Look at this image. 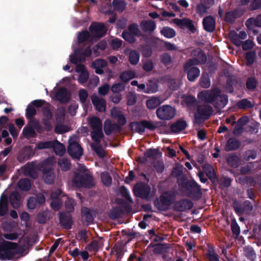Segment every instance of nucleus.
Wrapping results in <instances>:
<instances>
[{
    "label": "nucleus",
    "instance_id": "obj_1",
    "mask_svg": "<svg viewBox=\"0 0 261 261\" xmlns=\"http://www.w3.org/2000/svg\"><path fill=\"white\" fill-rule=\"evenodd\" d=\"M198 97L203 101L214 102L215 107L218 109L223 108L228 102L227 97L221 94L218 89H214L212 91H203L198 94Z\"/></svg>",
    "mask_w": 261,
    "mask_h": 261
},
{
    "label": "nucleus",
    "instance_id": "obj_2",
    "mask_svg": "<svg viewBox=\"0 0 261 261\" xmlns=\"http://www.w3.org/2000/svg\"><path fill=\"white\" fill-rule=\"evenodd\" d=\"M180 193L192 198H199L201 193L200 187L191 179L180 180Z\"/></svg>",
    "mask_w": 261,
    "mask_h": 261
},
{
    "label": "nucleus",
    "instance_id": "obj_3",
    "mask_svg": "<svg viewBox=\"0 0 261 261\" xmlns=\"http://www.w3.org/2000/svg\"><path fill=\"white\" fill-rule=\"evenodd\" d=\"M176 199V193L173 191H166L162 194L153 202L154 206L160 211H167Z\"/></svg>",
    "mask_w": 261,
    "mask_h": 261
},
{
    "label": "nucleus",
    "instance_id": "obj_4",
    "mask_svg": "<svg viewBox=\"0 0 261 261\" xmlns=\"http://www.w3.org/2000/svg\"><path fill=\"white\" fill-rule=\"evenodd\" d=\"M164 122H156L153 123L150 121L144 120L141 121L132 122L129 123V127L130 130H135L140 134H143L145 128L153 131L159 128L160 126H162Z\"/></svg>",
    "mask_w": 261,
    "mask_h": 261
},
{
    "label": "nucleus",
    "instance_id": "obj_5",
    "mask_svg": "<svg viewBox=\"0 0 261 261\" xmlns=\"http://www.w3.org/2000/svg\"><path fill=\"white\" fill-rule=\"evenodd\" d=\"M73 184L77 187L91 188L95 185L94 179L89 173H76L72 179Z\"/></svg>",
    "mask_w": 261,
    "mask_h": 261
},
{
    "label": "nucleus",
    "instance_id": "obj_6",
    "mask_svg": "<svg viewBox=\"0 0 261 261\" xmlns=\"http://www.w3.org/2000/svg\"><path fill=\"white\" fill-rule=\"evenodd\" d=\"M17 245V243L4 241L0 243V260H11L15 256L13 248Z\"/></svg>",
    "mask_w": 261,
    "mask_h": 261
},
{
    "label": "nucleus",
    "instance_id": "obj_7",
    "mask_svg": "<svg viewBox=\"0 0 261 261\" xmlns=\"http://www.w3.org/2000/svg\"><path fill=\"white\" fill-rule=\"evenodd\" d=\"M141 36V32L138 25L136 23L129 24L127 30H124L121 34L122 37L127 42L130 43H134L136 41V37Z\"/></svg>",
    "mask_w": 261,
    "mask_h": 261
},
{
    "label": "nucleus",
    "instance_id": "obj_8",
    "mask_svg": "<svg viewBox=\"0 0 261 261\" xmlns=\"http://www.w3.org/2000/svg\"><path fill=\"white\" fill-rule=\"evenodd\" d=\"M134 195L139 198L147 201L149 200L151 192L150 186L144 182H140L135 185L133 188Z\"/></svg>",
    "mask_w": 261,
    "mask_h": 261
},
{
    "label": "nucleus",
    "instance_id": "obj_9",
    "mask_svg": "<svg viewBox=\"0 0 261 261\" xmlns=\"http://www.w3.org/2000/svg\"><path fill=\"white\" fill-rule=\"evenodd\" d=\"M156 114L160 119L169 120L174 117L175 109L169 105H163L157 109Z\"/></svg>",
    "mask_w": 261,
    "mask_h": 261
},
{
    "label": "nucleus",
    "instance_id": "obj_10",
    "mask_svg": "<svg viewBox=\"0 0 261 261\" xmlns=\"http://www.w3.org/2000/svg\"><path fill=\"white\" fill-rule=\"evenodd\" d=\"M67 152L72 158L80 159L83 154V149L77 142L70 139L67 147Z\"/></svg>",
    "mask_w": 261,
    "mask_h": 261
},
{
    "label": "nucleus",
    "instance_id": "obj_11",
    "mask_svg": "<svg viewBox=\"0 0 261 261\" xmlns=\"http://www.w3.org/2000/svg\"><path fill=\"white\" fill-rule=\"evenodd\" d=\"M89 30L95 37L100 39L105 35L107 29L103 23L93 22L90 25Z\"/></svg>",
    "mask_w": 261,
    "mask_h": 261
},
{
    "label": "nucleus",
    "instance_id": "obj_12",
    "mask_svg": "<svg viewBox=\"0 0 261 261\" xmlns=\"http://www.w3.org/2000/svg\"><path fill=\"white\" fill-rule=\"evenodd\" d=\"M45 102V100L42 99H36L32 101L26 109L25 117L27 119L32 118L36 115L37 111L34 107L37 108H41Z\"/></svg>",
    "mask_w": 261,
    "mask_h": 261
},
{
    "label": "nucleus",
    "instance_id": "obj_13",
    "mask_svg": "<svg viewBox=\"0 0 261 261\" xmlns=\"http://www.w3.org/2000/svg\"><path fill=\"white\" fill-rule=\"evenodd\" d=\"M60 224L63 228L69 230L71 228L73 220L69 212H62L59 214Z\"/></svg>",
    "mask_w": 261,
    "mask_h": 261
},
{
    "label": "nucleus",
    "instance_id": "obj_14",
    "mask_svg": "<svg viewBox=\"0 0 261 261\" xmlns=\"http://www.w3.org/2000/svg\"><path fill=\"white\" fill-rule=\"evenodd\" d=\"M195 66L189 62H188L185 66V70L187 72L188 78L190 81H195L200 74L199 69Z\"/></svg>",
    "mask_w": 261,
    "mask_h": 261
},
{
    "label": "nucleus",
    "instance_id": "obj_15",
    "mask_svg": "<svg viewBox=\"0 0 261 261\" xmlns=\"http://www.w3.org/2000/svg\"><path fill=\"white\" fill-rule=\"evenodd\" d=\"M21 196L17 191L12 192L8 197V202L9 201L11 205L14 209L19 208L21 204Z\"/></svg>",
    "mask_w": 261,
    "mask_h": 261
},
{
    "label": "nucleus",
    "instance_id": "obj_16",
    "mask_svg": "<svg viewBox=\"0 0 261 261\" xmlns=\"http://www.w3.org/2000/svg\"><path fill=\"white\" fill-rule=\"evenodd\" d=\"M103 129L106 135H110L113 132L119 133L121 127L117 123H112L110 120H107L104 123Z\"/></svg>",
    "mask_w": 261,
    "mask_h": 261
},
{
    "label": "nucleus",
    "instance_id": "obj_17",
    "mask_svg": "<svg viewBox=\"0 0 261 261\" xmlns=\"http://www.w3.org/2000/svg\"><path fill=\"white\" fill-rule=\"evenodd\" d=\"M229 37L231 41L239 46L242 44V40L246 38L247 34L244 31H240L239 34H237L235 31H231L229 33Z\"/></svg>",
    "mask_w": 261,
    "mask_h": 261
},
{
    "label": "nucleus",
    "instance_id": "obj_18",
    "mask_svg": "<svg viewBox=\"0 0 261 261\" xmlns=\"http://www.w3.org/2000/svg\"><path fill=\"white\" fill-rule=\"evenodd\" d=\"M92 102L95 109L99 112H104L106 110V102L105 100L96 95L91 97Z\"/></svg>",
    "mask_w": 261,
    "mask_h": 261
},
{
    "label": "nucleus",
    "instance_id": "obj_19",
    "mask_svg": "<svg viewBox=\"0 0 261 261\" xmlns=\"http://www.w3.org/2000/svg\"><path fill=\"white\" fill-rule=\"evenodd\" d=\"M43 179L47 184H51L54 181L55 174L53 169L50 167H45L43 169Z\"/></svg>",
    "mask_w": 261,
    "mask_h": 261
},
{
    "label": "nucleus",
    "instance_id": "obj_20",
    "mask_svg": "<svg viewBox=\"0 0 261 261\" xmlns=\"http://www.w3.org/2000/svg\"><path fill=\"white\" fill-rule=\"evenodd\" d=\"M164 122V124L162 125V126H160L159 128H158V129H160L161 132L165 133V134H168L170 132L171 133H179V119H178L176 120V121L174 123H172L170 126V128H167L165 126V122Z\"/></svg>",
    "mask_w": 261,
    "mask_h": 261
},
{
    "label": "nucleus",
    "instance_id": "obj_21",
    "mask_svg": "<svg viewBox=\"0 0 261 261\" xmlns=\"http://www.w3.org/2000/svg\"><path fill=\"white\" fill-rule=\"evenodd\" d=\"M56 98L61 103H66L70 99L68 95V91L66 88H62L59 89L56 94Z\"/></svg>",
    "mask_w": 261,
    "mask_h": 261
},
{
    "label": "nucleus",
    "instance_id": "obj_22",
    "mask_svg": "<svg viewBox=\"0 0 261 261\" xmlns=\"http://www.w3.org/2000/svg\"><path fill=\"white\" fill-rule=\"evenodd\" d=\"M202 23L204 29L207 32H212L215 29V20L211 16L205 17L203 20Z\"/></svg>",
    "mask_w": 261,
    "mask_h": 261
},
{
    "label": "nucleus",
    "instance_id": "obj_23",
    "mask_svg": "<svg viewBox=\"0 0 261 261\" xmlns=\"http://www.w3.org/2000/svg\"><path fill=\"white\" fill-rule=\"evenodd\" d=\"M8 212V197L3 195L0 199V216H5Z\"/></svg>",
    "mask_w": 261,
    "mask_h": 261
},
{
    "label": "nucleus",
    "instance_id": "obj_24",
    "mask_svg": "<svg viewBox=\"0 0 261 261\" xmlns=\"http://www.w3.org/2000/svg\"><path fill=\"white\" fill-rule=\"evenodd\" d=\"M198 113L205 119H207L213 113V108L208 105L199 106L198 108Z\"/></svg>",
    "mask_w": 261,
    "mask_h": 261
},
{
    "label": "nucleus",
    "instance_id": "obj_25",
    "mask_svg": "<svg viewBox=\"0 0 261 261\" xmlns=\"http://www.w3.org/2000/svg\"><path fill=\"white\" fill-rule=\"evenodd\" d=\"M17 187L21 191L28 192L31 188V181L27 178H21L17 182Z\"/></svg>",
    "mask_w": 261,
    "mask_h": 261
},
{
    "label": "nucleus",
    "instance_id": "obj_26",
    "mask_svg": "<svg viewBox=\"0 0 261 261\" xmlns=\"http://www.w3.org/2000/svg\"><path fill=\"white\" fill-rule=\"evenodd\" d=\"M89 124L93 130L102 129V122L99 118L93 116L88 119Z\"/></svg>",
    "mask_w": 261,
    "mask_h": 261
},
{
    "label": "nucleus",
    "instance_id": "obj_27",
    "mask_svg": "<svg viewBox=\"0 0 261 261\" xmlns=\"http://www.w3.org/2000/svg\"><path fill=\"white\" fill-rule=\"evenodd\" d=\"M92 139L95 142V144H100L101 139L104 137L102 129L93 130L91 133Z\"/></svg>",
    "mask_w": 261,
    "mask_h": 261
},
{
    "label": "nucleus",
    "instance_id": "obj_28",
    "mask_svg": "<svg viewBox=\"0 0 261 261\" xmlns=\"http://www.w3.org/2000/svg\"><path fill=\"white\" fill-rule=\"evenodd\" d=\"M240 143L234 138H230L227 142L225 146V150L230 151L236 149L239 147Z\"/></svg>",
    "mask_w": 261,
    "mask_h": 261
},
{
    "label": "nucleus",
    "instance_id": "obj_29",
    "mask_svg": "<svg viewBox=\"0 0 261 261\" xmlns=\"http://www.w3.org/2000/svg\"><path fill=\"white\" fill-rule=\"evenodd\" d=\"M90 146L92 149L100 158H104L106 156L105 150L100 144L91 143Z\"/></svg>",
    "mask_w": 261,
    "mask_h": 261
},
{
    "label": "nucleus",
    "instance_id": "obj_30",
    "mask_svg": "<svg viewBox=\"0 0 261 261\" xmlns=\"http://www.w3.org/2000/svg\"><path fill=\"white\" fill-rule=\"evenodd\" d=\"M82 216L85 218V221L89 223H92L94 221V218L90 210L87 207H84L82 208Z\"/></svg>",
    "mask_w": 261,
    "mask_h": 261
},
{
    "label": "nucleus",
    "instance_id": "obj_31",
    "mask_svg": "<svg viewBox=\"0 0 261 261\" xmlns=\"http://www.w3.org/2000/svg\"><path fill=\"white\" fill-rule=\"evenodd\" d=\"M134 71L132 70L124 71L120 74V80L124 83H127L130 80L135 77Z\"/></svg>",
    "mask_w": 261,
    "mask_h": 261
},
{
    "label": "nucleus",
    "instance_id": "obj_32",
    "mask_svg": "<svg viewBox=\"0 0 261 261\" xmlns=\"http://www.w3.org/2000/svg\"><path fill=\"white\" fill-rule=\"evenodd\" d=\"M140 59V53L136 50H133L129 52L128 61L133 65H137Z\"/></svg>",
    "mask_w": 261,
    "mask_h": 261
},
{
    "label": "nucleus",
    "instance_id": "obj_33",
    "mask_svg": "<svg viewBox=\"0 0 261 261\" xmlns=\"http://www.w3.org/2000/svg\"><path fill=\"white\" fill-rule=\"evenodd\" d=\"M206 57L204 54L201 51H197V57L192 59H191L188 62H191L192 64L196 65L199 63H203L206 61Z\"/></svg>",
    "mask_w": 261,
    "mask_h": 261
},
{
    "label": "nucleus",
    "instance_id": "obj_34",
    "mask_svg": "<svg viewBox=\"0 0 261 261\" xmlns=\"http://www.w3.org/2000/svg\"><path fill=\"white\" fill-rule=\"evenodd\" d=\"M142 29L144 32H152L156 27L155 23L152 20H146L141 23Z\"/></svg>",
    "mask_w": 261,
    "mask_h": 261
},
{
    "label": "nucleus",
    "instance_id": "obj_35",
    "mask_svg": "<svg viewBox=\"0 0 261 261\" xmlns=\"http://www.w3.org/2000/svg\"><path fill=\"white\" fill-rule=\"evenodd\" d=\"M112 6L114 10L120 12H123L126 8V4L122 0H113Z\"/></svg>",
    "mask_w": 261,
    "mask_h": 261
},
{
    "label": "nucleus",
    "instance_id": "obj_36",
    "mask_svg": "<svg viewBox=\"0 0 261 261\" xmlns=\"http://www.w3.org/2000/svg\"><path fill=\"white\" fill-rule=\"evenodd\" d=\"M86 59L84 57H82L80 55L79 51L76 49L74 54L70 56V61L74 64H77L79 62H85Z\"/></svg>",
    "mask_w": 261,
    "mask_h": 261
},
{
    "label": "nucleus",
    "instance_id": "obj_37",
    "mask_svg": "<svg viewBox=\"0 0 261 261\" xmlns=\"http://www.w3.org/2000/svg\"><path fill=\"white\" fill-rule=\"evenodd\" d=\"M123 214L122 210L119 207L116 206L110 211L109 217L113 220H115L118 218Z\"/></svg>",
    "mask_w": 261,
    "mask_h": 261
},
{
    "label": "nucleus",
    "instance_id": "obj_38",
    "mask_svg": "<svg viewBox=\"0 0 261 261\" xmlns=\"http://www.w3.org/2000/svg\"><path fill=\"white\" fill-rule=\"evenodd\" d=\"M160 99L158 97H152L146 101V106L149 109H154L161 104Z\"/></svg>",
    "mask_w": 261,
    "mask_h": 261
},
{
    "label": "nucleus",
    "instance_id": "obj_39",
    "mask_svg": "<svg viewBox=\"0 0 261 261\" xmlns=\"http://www.w3.org/2000/svg\"><path fill=\"white\" fill-rule=\"evenodd\" d=\"M161 34L166 38H171L175 36V31L171 28L164 27L161 30Z\"/></svg>",
    "mask_w": 261,
    "mask_h": 261
},
{
    "label": "nucleus",
    "instance_id": "obj_40",
    "mask_svg": "<svg viewBox=\"0 0 261 261\" xmlns=\"http://www.w3.org/2000/svg\"><path fill=\"white\" fill-rule=\"evenodd\" d=\"M253 24L257 27H261V14L255 19L250 18L248 19L246 22V25L249 29H251Z\"/></svg>",
    "mask_w": 261,
    "mask_h": 261
},
{
    "label": "nucleus",
    "instance_id": "obj_41",
    "mask_svg": "<svg viewBox=\"0 0 261 261\" xmlns=\"http://www.w3.org/2000/svg\"><path fill=\"white\" fill-rule=\"evenodd\" d=\"M50 105L47 103L46 105L42 107V112L44 118L43 119H51L53 118V114L50 110Z\"/></svg>",
    "mask_w": 261,
    "mask_h": 261
},
{
    "label": "nucleus",
    "instance_id": "obj_42",
    "mask_svg": "<svg viewBox=\"0 0 261 261\" xmlns=\"http://www.w3.org/2000/svg\"><path fill=\"white\" fill-rule=\"evenodd\" d=\"M100 178L103 184L107 187L110 186L112 181V179L108 172H103L101 173Z\"/></svg>",
    "mask_w": 261,
    "mask_h": 261
},
{
    "label": "nucleus",
    "instance_id": "obj_43",
    "mask_svg": "<svg viewBox=\"0 0 261 261\" xmlns=\"http://www.w3.org/2000/svg\"><path fill=\"white\" fill-rule=\"evenodd\" d=\"M158 84L152 81H149L146 85L145 93H154L158 91Z\"/></svg>",
    "mask_w": 261,
    "mask_h": 261
},
{
    "label": "nucleus",
    "instance_id": "obj_44",
    "mask_svg": "<svg viewBox=\"0 0 261 261\" xmlns=\"http://www.w3.org/2000/svg\"><path fill=\"white\" fill-rule=\"evenodd\" d=\"M58 165L63 171H67L70 169L71 164L70 161L67 159L62 158L59 159Z\"/></svg>",
    "mask_w": 261,
    "mask_h": 261
},
{
    "label": "nucleus",
    "instance_id": "obj_45",
    "mask_svg": "<svg viewBox=\"0 0 261 261\" xmlns=\"http://www.w3.org/2000/svg\"><path fill=\"white\" fill-rule=\"evenodd\" d=\"M207 257L209 261H219V256L215 252L214 247H209L207 249Z\"/></svg>",
    "mask_w": 261,
    "mask_h": 261
},
{
    "label": "nucleus",
    "instance_id": "obj_46",
    "mask_svg": "<svg viewBox=\"0 0 261 261\" xmlns=\"http://www.w3.org/2000/svg\"><path fill=\"white\" fill-rule=\"evenodd\" d=\"M57 155H62L65 152V148L63 144L58 141H56L54 144V147L53 148Z\"/></svg>",
    "mask_w": 261,
    "mask_h": 261
},
{
    "label": "nucleus",
    "instance_id": "obj_47",
    "mask_svg": "<svg viewBox=\"0 0 261 261\" xmlns=\"http://www.w3.org/2000/svg\"><path fill=\"white\" fill-rule=\"evenodd\" d=\"M203 169L210 179H213L215 178L214 170L211 165L210 164H204L203 165Z\"/></svg>",
    "mask_w": 261,
    "mask_h": 261
},
{
    "label": "nucleus",
    "instance_id": "obj_48",
    "mask_svg": "<svg viewBox=\"0 0 261 261\" xmlns=\"http://www.w3.org/2000/svg\"><path fill=\"white\" fill-rule=\"evenodd\" d=\"M55 143V141H53L40 142L37 145V147L39 149L53 148Z\"/></svg>",
    "mask_w": 261,
    "mask_h": 261
},
{
    "label": "nucleus",
    "instance_id": "obj_49",
    "mask_svg": "<svg viewBox=\"0 0 261 261\" xmlns=\"http://www.w3.org/2000/svg\"><path fill=\"white\" fill-rule=\"evenodd\" d=\"M180 27H185L189 29L192 32H194L195 31V27L190 20L188 19H180Z\"/></svg>",
    "mask_w": 261,
    "mask_h": 261
},
{
    "label": "nucleus",
    "instance_id": "obj_50",
    "mask_svg": "<svg viewBox=\"0 0 261 261\" xmlns=\"http://www.w3.org/2000/svg\"><path fill=\"white\" fill-rule=\"evenodd\" d=\"M141 51L144 58H149L152 54L151 48L146 45H143L141 46Z\"/></svg>",
    "mask_w": 261,
    "mask_h": 261
},
{
    "label": "nucleus",
    "instance_id": "obj_51",
    "mask_svg": "<svg viewBox=\"0 0 261 261\" xmlns=\"http://www.w3.org/2000/svg\"><path fill=\"white\" fill-rule=\"evenodd\" d=\"M90 37V33L87 30L83 31L79 33L78 41L81 43L87 41Z\"/></svg>",
    "mask_w": 261,
    "mask_h": 261
},
{
    "label": "nucleus",
    "instance_id": "obj_52",
    "mask_svg": "<svg viewBox=\"0 0 261 261\" xmlns=\"http://www.w3.org/2000/svg\"><path fill=\"white\" fill-rule=\"evenodd\" d=\"M159 152L158 149H148L144 153L145 158L156 159Z\"/></svg>",
    "mask_w": 261,
    "mask_h": 261
},
{
    "label": "nucleus",
    "instance_id": "obj_53",
    "mask_svg": "<svg viewBox=\"0 0 261 261\" xmlns=\"http://www.w3.org/2000/svg\"><path fill=\"white\" fill-rule=\"evenodd\" d=\"M193 206L192 202L188 200L180 201V211H186L191 209Z\"/></svg>",
    "mask_w": 261,
    "mask_h": 261
},
{
    "label": "nucleus",
    "instance_id": "obj_54",
    "mask_svg": "<svg viewBox=\"0 0 261 261\" xmlns=\"http://www.w3.org/2000/svg\"><path fill=\"white\" fill-rule=\"evenodd\" d=\"M22 134L25 137H33L35 134V132L32 126L27 125L23 128Z\"/></svg>",
    "mask_w": 261,
    "mask_h": 261
},
{
    "label": "nucleus",
    "instance_id": "obj_55",
    "mask_svg": "<svg viewBox=\"0 0 261 261\" xmlns=\"http://www.w3.org/2000/svg\"><path fill=\"white\" fill-rule=\"evenodd\" d=\"M200 86L204 88H207L210 86V80L207 75L202 74L200 82Z\"/></svg>",
    "mask_w": 261,
    "mask_h": 261
},
{
    "label": "nucleus",
    "instance_id": "obj_56",
    "mask_svg": "<svg viewBox=\"0 0 261 261\" xmlns=\"http://www.w3.org/2000/svg\"><path fill=\"white\" fill-rule=\"evenodd\" d=\"M89 251L97 252L99 250V243L97 240H93L87 247Z\"/></svg>",
    "mask_w": 261,
    "mask_h": 261
},
{
    "label": "nucleus",
    "instance_id": "obj_57",
    "mask_svg": "<svg viewBox=\"0 0 261 261\" xmlns=\"http://www.w3.org/2000/svg\"><path fill=\"white\" fill-rule=\"evenodd\" d=\"M120 193L121 196L125 198L127 200L130 202L132 201V199L130 197L129 191L125 186H122L120 187Z\"/></svg>",
    "mask_w": 261,
    "mask_h": 261
},
{
    "label": "nucleus",
    "instance_id": "obj_58",
    "mask_svg": "<svg viewBox=\"0 0 261 261\" xmlns=\"http://www.w3.org/2000/svg\"><path fill=\"white\" fill-rule=\"evenodd\" d=\"M25 171L28 175L33 179H36L38 177V173L34 167L28 166L25 168Z\"/></svg>",
    "mask_w": 261,
    "mask_h": 261
},
{
    "label": "nucleus",
    "instance_id": "obj_59",
    "mask_svg": "<svg viewBox=\"0 0 261 261\" xmlns=\"http://www.w3.org/2000/svg\"><path fill=\"white\" fill-rule=\"evenodd\" d=\"M68 131V127L62 124H57L55 128V132L58 134H62Z\"/></svg>",
    "mask_w": 261,
    "mask_h": 261
},
{
    "label": "nucleus",
    "instance_id": "obj_60",
    "mask_svg": "<svg viewBox=\"0 0 261 261\" xmlns=\"http://www.w3.org/2000/svg\"><path fill=\"white\" fill-rule=\"evenodd\" d=\"M137 101V96L135 94L129 92L127 95V105L128 106H133Z\"/></svg>",
    "mask_w": 261,
    "mask_h": 261
},
{
    "label": "nucleus",
    "instance_id": "obj_61",
    "mask_svg": "<svg viewBox=\"0 0 261 261\" xmlns=\"http://www.w3.org/2000/svg\"><path fill=\"white\" fill-rule=\"evenodd\" d=\"M245 254L246 256L251 260H254L256 258V254L251 248H246Z\"/></svg>",
    "mask_w": 261,
    "mask_h": 261
},
{
    "label": "nucleus",
    "instance_id": "obj_62",
    "mask_svg": "<svg viewBox=\"0 0 261 261\" xmlns=\"http://www.w3.org/2000/svg\"><path fill=\"white\" fill-rule=\"evenodd\" d=\"M36 201L35 197H30L27 201L28 208L32 210L35 209L38 205Z\"/></svg>",
    "mask_w": 261,
    "mask_h": 261
},
{
    "label": "nucleus",
    "instance_id": "obj_63",
    "mask_svg": "<svg viewBox=\"0 0 261 261\" xmlns=\"http://www.w3.org/2000/svg\"><path fill=\"white\" fill-rule=\"evenodd\" d=\"M47 214L45 212H42L38 214L37 216V222L39 224H45L47 220Z\"/></svg>",
    "mask_w": 261,
    "mask_h": 261
},
{
    "label": "nucleus",
    "instance_id": "obj_64",
    "mask_svg": "<svg viewBox=\"0 0 261 261\" xmlns=\"http://www.w3.org/2000/svg\"><path fill=\"white\" fill-rule=\"evenodd\" d=\"M79 96L81 102L84 103L86 101L88 96L87 91L84 89H81L79 91Z\"/></svg>",
    "mask_w": 261,
    "mask_h": 261
}]
</instances>
